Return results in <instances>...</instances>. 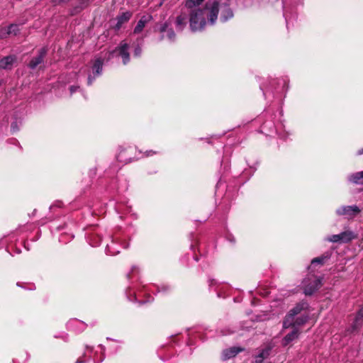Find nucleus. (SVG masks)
<instances>
[{"label":"nucleus","mask_w":363,"mask_h":363,"mask_svg":"<svg viewBox=\"0 0 363 363\" xmlns=\"http://www.w3.org/2000/svg\"><path fill=\"white\" fill-rule=\"evenodd\" d=\"M308 303L306 301H302L298 303L293 308H291L288 313L290 315L294 318L301 313V311L308 309Z\"/></svg>","instance_id":"13"},{"label":"nucleus","mask_w":363,"mask_h":363,"mask_svg":"<svg viewBox=\"0 0 363 363\" xmlns=\"http://www.w3.org/2000/svg\"><path fill=\"white\" fill-rule=\"evenodd\" d=\"M333 254V250H328L325 251L320 256L313 258L311 262V266L315 264L323 265L326 262H328L332 257Z\"/></svg>","instance_id":"8"},{"label":"nucleus","mask_w":363,"mask_h":363,"mask_svg":"<svg viewBox=\"0 0 363 363\" xmlns=\"http://www.w3.org/2000/svg\"><path fill=\"white\" fill-rule=\"evenodd\" d=\"M45 54H46V49L42 48L40 50L39 55L37 57H34L30 62L29 67L32 69L35 68L38 65H40L43 62V60Z\"/></svg>","instance_id":"15"},{"label":"nucleus","mask_w":363,"mask_h":363,"mask_svg":"<svg viewBox=\"0 0 363 363\" xmlns=\"http://www.w3.org/2000/svg\"><path fill=\"white\" fill-rule=\"evenodd\" d=\"M299 330L298 328H294L290 333L286 335L281 340V345L286 347L294 340L298 339L299 336Z\"/></svg>","instance_id":"10"},{"label":"nucleus","mask_w":363,"mask_h":363,"mask_svg":"<svg viewBox=\"0 0 363 363\" xmlns=\"http://www.w3.org/2000/svg\"><path fill=\"white\" fill-rule=\"evenodd\" d=\"M323 278L315 274H308L301 282V289L306 296H311L322 286Z\"/></svg>","instance_id":"3"},{"label":"nucleus","mask_w":363,"mask_h":363,"mask_svg":"<svg viewBox=\"0 0 363 363\" xmlns=\"http://www.w3.org/2000/svg\"><path fill=\"white\" fill-rule=\"evenodd\" d=\"M340 243H347L357 238L355 233L351 230H346L340 233Z\"/></svg>","instance_id":"16"},{"label":"nucleus","mask_w":363,"mask_h":363,"mask_svg":"<svg viewBox=\"0 0 363 363\" xmlns=\"http://www.w3.org/2000/svg\"><path fill=\"white\" fill-rule=\"evenodd\" d=\"M132 16V13L130 12H125V13H123L121 15H120L117 20H118V22H117V24H116V27L118 28H120L121 27V26L129 21V19Z\"/></svg>","instance_id":"18"},{"label":"nucleus","mask_w":363,"mask_h":363,"mask_svg":"<svg viewBox=\"0 0 363 363\" xmlns=\"http://www.w3.org/2000/svg\"><path fill=\"white\" fill-rule=\"evenodd\" d=\"M264 359L259 357V354L255 356V361L252 363H263Z\"/></svg>","instance_id":"32"},{"label":"nucleus","mask_w":363,"mask_h":363,"mask_svg":"<svg viewBox=\"0 0 363 363\" xmlns=\"http://www.w3.org/2000/svg\"><path fill=\"white\" fill-rule=\"evenodd\" d=\"M102 66H103V61L101 58H96L94 60L92 69H93V74L94 77H92L91 75H89L88 77V84H91L92 83L93 79L96 76L99 75L101 73L102 71Z\"/></svg>","instance_id":"9"},{"label":"nucleus","mask_w":363,"mask_h":363,"mask_svg":"<svg viewBox=\"0 0 363 363\" xmlns=\"http://www.w3.org/2000/svg\"><path fill=\"white\" fill-rule=\"evenodd\" d=\"M324 240L333 243L340 242V233L327 236L324 238Z\"/></svg>","instance_id":"25"},{"label":"nucleus","mask_w":363,"mask_h":363,"mask_svg":"<svg viewBox=\"0 0 363 363\" xmlns=\"http://www.w3.org/2000/svg\"><path fill=\"white\" fill-rule=\"evenodd\" d=\"M167 38L170 41H173L175 39V33L172 29H168L167 30Z\"/></svg>","instance_id":"29"},{"label":"nucleus","mask_w":363,"mask_h":363,"mask_svg":"<svg viewBox=\"0 0 363 363\" xmlns=\"http://www.w3.org/2000/svg\"><path fill=\"white\" fill-rule=\"evenodd\" d=\"M347 181L352 184L363 186V171L348 174Z\"/></svg>","instance_id":"11"},{"label":"nucleus","mask_w":363,"mask_h":363,"mask_svg":"<svg viewBox=\"0 0 363 363\" xmlns=\"http://www.w3.org/2000/svg\"><path fill=\"white\" fill-rule=\"evenodd\" d=\"M106 252L110 255H117L119 251L114 249V243L112 242L111 245H107Z\"/></svg>","instance_id":"26"},{"label":"nucleus","mask_w":363,"mask_h":363,"mask_svg":"<svg viewBox=\"0 0 363 363\" xmlns=\"http://www.w3.org/2000/svg\"><path fill=\"white\" fill-rule=\"evenodd\" d=\"M187 332H188V334H187V335H189V329H187Z\"/></svg>","instance_id":"43"},{"label":"nucleus","mask_w":363,"mask_h":363,"mask_svg":"<svg viewBox=\"0 0 363 363\" xmlns=\"http://www.w3.org/2000/svg\"><path fill=\"white\" fill-rule=\"evenodd\" d=\"M361 213V209L357 205H343L335 210L337 216H343L348 220L354 219Z\"/></svg>","instance_id":"4"},{"label":"nucleus","mask_w":363,"mask_h":363,"mask_svg":"<svg viewBox=\"0 0 363 363\" xmlns=\"http://www.w3.org/2000/svg\"><path fill=\"white\" fill-rule=\"evenodd\" d=\"M187 345H192V342H191V340H189L187 342Z\"/></svg>","instance_id":"41"},{"label":"nucleus","mask_w":363,"mask_h":363,"mask_svg":"<svg viewBox=\"0 0 363 363\" xmlns=\"http://www.w3.org/2000/svg\"><path fill=\"white\" fill-rule=\"evenodd\" d=\"M7 28H8L7 33H9L10 35H11V34L16 35L19 30L18 26L16 24H11Z\"/></svg>","instance_id":"27"},{"label":"nucleus","mask_w":363,"mask_h":363,"mask_svg":"<svg viewBox=\"0 0 363 363\" xmlns=\"http://www.w3.org/2000/svg\"><path fill=\"white\" fill-rule=\"evenodd\" d=\"M283 328H292L293 329L294 328H296L295 323H294V317L292 315H290V314L289 313H287V314L286 315V316L283 320Z\"/></svg>","instance_id":"19"},{"label":"nucleus","mask_w":363,"mask_h":363,"mask_svg":"<svg viewBox=\"0 0 363 363\" xmlns=\"http://www.w3.org/2000/svg\"><path fill=\"white\" fill-rule=\"evenodd\" d=\"M14 62V57L12 56H7L0 60V68L9 69Z\"/></svg>","instance_id":"20"},{"label":"nucleus","mask_w":363,"mask_h":363,"mask_svg":"<svg viewBox=\"0 0 363 363\" xmlns=\"http://www.w3.org/2000/svg\"><path fill=\"white\" fill-rule=\"evenodd\" d=\"M284 16L285 17L286 25L288 26L289 20L288 18L287 12H286V11L285 9L284 10Z\"/></svg>","instance_id":"35"},{"label":"nucleus","mask_w":363,"mask_h":363,"mask_svg":"<svg viewBox=\"0 0 363 363\" xmlns=\"http://www.w3.org/2000/svg\"><path fill=\"white\" fill-rule=\"evenodd\" d=\"M225 240L228 242L232 246L236 244V238L235 236L228 230H226L224 233Z\"/></svg>","instance_id":"24"},{"label":"nucleus","mask_w":363,"mask_h":363,"mask_svg":"<svg viewBox=\"0 0 363 363\" xmlns=\"http://www.w3.org/2000/svg\"><path fill=\"white\" fill-rule=\"evenodd\" d=\"M177 25L182 24V17L181 16H178L177 18Z\"/></svg>","instance_id":"38"},{"label":"nucleus","mask_w":363,"mask_h":363,"mask_svg":"<svg viewBox=\"0 0 363 363\" xmlns=\"http://www.w3.org/2000/svg\"><path fill=\"white\" fill-rule=\"evenodd\" d=\"M269 128V129L270 130V132L272 133L274 131V130L275 129L274 128V125L273 123L272 122H269V123H267V122H264L262 125V128L263 130Z\"/></svg>","instance_id":"28"},{"label":"nucleus","mask_w":363,"mask_h":363,"mask_svg":"<svg viewBox=\"0 0 363 363\" xmlns=\"http://www.w3.org/2000/svg\"><path fill=\"white\" fill-rule=\"evenodd\" d=\"M363 325V306L357 311L351 325L346 330V335L348 334L358 333Z\"/></svg>","instance_id":"5"},{"label":"nucleus","mask_w":363,"mask_h":363,"mask_svg":"<svg viewBox=\"0 0 363 363\" xmlns=\"http://www.w3.org/2000/svg\"><path fill=\"white\" fill-rule=\"evenodd\" d=\"M266 99L272 95L273 98L285 96L289 89V80L286 78L271 79L268 82L259 86Z\"/></svg>","instance_id":"2"},{"label":"nucleus","mask_w":363,"mask_h":363,"mask_svg":"<svg viewBox=\"0 0 363 363\" xmlns=\"http://www.w3.org/2000/svg\"><path fill=\"white\" fill-rule=\"evenodd\" d=\"M244 349L240 347H232L223 351L222 359L225 361L235 357L238 353L243 351Z\"/></svg>","instance_id":"12"},{"label":"nucleus","mask_w":363,"mask_h":363,"mask_svg":"<svg viewBox=\"0 0 363 363\" xmlns=\"http://www.w3.org/2000/svg\"><path fill=\"white\" fill-rule=\"evenodd\" d=\"M160 31H161V32H164V31H165V27H164V26H162V27L161 28Z\"/></svg>","instance_id":"40"},{"label":"nucleus","mask_w":363,"mask_h":363,"mask_svg":"<svg viewBox=\"0 0 363 363\" xmlns=\"http://www.w3.org/2000/svg\"><path fill=\"white\" fill-rule=\"evenodd\" d=\"M155 152H152V150L149 151L147 152V156H150V155H152L153 154H155Z\"/></svg>","instance_id":"39"},{"label":"nucleus","mask_w":363,"mask_h":363,"mask_svg":"<svg viewBox=\"0 0 363 363\" xmlns=\"http://www.w3.org/2000/svg\"><path fill=\"white\" fill-rule=\"evenodd\" d=\"M79 89V86H71L70 87V92L72 94L75 91H77Z\"/></svg>","instance_id":"36"},{"label":"nucleus","mask_w":363,"mask_h":363,"mask_svg":"<svg viewBox=\"0 0 363 363\" xmlns=\"http://www.w3.org/2000/svg\"><path fill=\"white\" fill-rule=\"evenodd\" d=\"M129 45L122 41L119 44L118 47L116 48L112 52V55L120 56L123 59V63L126 65L130 61V54L128 52Z\"/></svg>","instance_id":"6"},{"label":"nucleus","mask_w":363,"mask_h":363,"mask_svg":"<svg viewBox=\"0 0 363 363\" xmlns=\"http://www.w3.org/2000/svg\"><path fill=\"white\" fill-rule=\"evenodd\" d=\"M82 362H83L82 361L77 360L76 363H82Z\"/></svg>","instance_id":"42"},{"label":"nucleus","mask_w":363,"mask_h":363,"mask_svg":"<svg viewBox=\"0 0 363 363\" xmlns=\"http://www.w3.org/2000/svg\"><path fill=\"white\" fill-rule=\"evenodd\" d=\"M220 0H207L202 7L195 8L189 13V28L191 32L204 30L206 26H214L219 13Z\"/></svg>","instance_id":"1"},{"label":"nucleus","mask_w":363,"mask_h":363,"mask_svg":"<svg viewBox=\"0 0 363 363\" xmlns=\"http://www.w3.org/2000/svg\"><path fill=\"white\" fill-rule=\"evenodd\" d=\"M219 11H220V21L223 23L227 22L234 16L233 11L227 1L220 2Z\"/></svg>","instance_id":"7"},{"label":"nucleus","mask_w":363,"mask_h":363,"mask_svg":"<svg viewBox=\"0 0 363 363\" xmlns=\"http://www.w3.org/2000/svg\"><path fill=\"white\" fill-rule=\"evenodd\" d=\"M149 19L146 16H143L138 22L136 26L134 28L133 33L137 34L140 33L143 28H145V25L147 23Z\"/></svg>","instance_id":"17"},{"label":"nucleus","mask_w":363,"mask_h":363,"mask_svg":"<svg viewBox=\"0 0 363 363\" xmlns=\"http://www.w3.org/2000/svg\"><path fill=\"white\" fill-rule=\"evenodd\" d=\"M257 163L252 166H250V168L251 169V174H252L257 169Z\"/></svg>","instance_id":"34"},{"label":"nucleus","mask_w":363,"mask_h":363,"mask_svg":"<svg viewBox=\"0 0 363 363\" xmlns=\"http://www.w3.org/2000/svg\"><path fill=\"white\" fill-rule=\"evenodd\" d=\"M357 155H363V147L358 150L357 153H356Z\"/></svg>","instance_id":"37"},{"label":"nucleus","mask_w":363,"mask_h":363,"mask_svg":"<svg viewBox=\"0 0 363 363\" xmlns=\"http://www.w3.org/2000/svg\"><path fill=\"white\" fill-rule=\"evenodd\" d=\"M8 32V28L4 27V28H0V38H6L8 35H9L10 34L7 33Z\"/></svg>","instance_id":"30"},{"label":"nucleus","mask_w":363,"mask_h":363,"mask_svg":"<svg viewBox=\"0 0 363 363\" xmlns=\"http://www.w3.org/2000/svg\"><path fill=\"white\" fill-rule=\"evenodd\" d=\"M272 350V347L271 345H267L265 348L261 350V351L259 352V357L266 359L270 355Z\"/></svg>","instance_id":"23"},{"label":"nucleus","mask_w":363,"mask_h":363,"mask_svg":"<svg viewBox=\"0 0 363 363\" xmlns=\"http://www.w3.org/2000/svg\"><path fill=\"white\" fill-rule=\"evenodd\" d=\"M190 240H191V243L189 245V248L192 252V257L196 262H198L199 257L196 253V249L199 245V240H198L197 236L194 234H191Z\"/></svg>","instance_id":"14"},{"label":"nucleus","mask_w":363,"mask_h":363,"mask_svg":"<svg viewBox=\"0 0 363 363\" xmlns=\"http://www.w3.org/2000/svg\"><path fill=\"white\" fill-rule=\"evenodd\" d=\"M205 0H186L185 2V6L188 9H195L199 8V6Z\"/></svg>","instance_id":"21"},{"label":"nucleus","mask_w":363,"mask_h":363,"mask_svg":"<svg viewBox=\"0 0 363 363\" xmlns=\"http://www.w3.org/2000/svg\"><path fill=\"white\" fill-rule=\"evenodd\" d=\"M308 320V315H301L296 318H294L295 327L301 326L304 325Z\"/></svg>","instance_id":"22"},{"label":"nucleus","mask_w":363,"mask_h":363,"mask_svg":"<svg viewBox=\"0 0 363 363\" xmlns=\"http://www.w3.org/2000/svg\"><path fill=\"white\" fill-rule=\"evenodd\" d=\"M141 52H142V50H141L140 47L137 46L134 50V55L135 57H139L141 55Z\"/></svg>","instance_id":"31"},{"label":"nucleus","mask_w":363,"mask_h":363,"mask_svg":"<svg viewBox=\"0 0 363 363\" xmlns=\"http://www.w3.org/2000/svg\"><path fill=\"white\" fill-rule=\"evenodd\" d=\"M208 284H209V286L210 288L213 287L214 285H217V281L213 279H210L208 280Z\"/></svg>","instance_id":"33"}]
</instances>
